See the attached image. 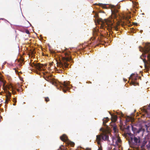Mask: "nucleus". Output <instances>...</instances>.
Wrapping results in <instances>:
<instances>
[{
	"instance_id": "obj_1",
	"label": "nucleus",
	"mask_w": 150,
	"mask_h": 150,
	"mask_svg": "<svg viewBox=\"0 0 150 150\" xmlns=\"http://www.w3.org/2000/svg\"><path fill=\"white\" fill-rule=\"evenodd\" d=\"M63 53L65 55V57H62L59 61L56 60L57 66L60 68L64 70L68 68L69 63L68 62L71 60V53L69 51H63Z\"/></svg>"
},
{
	"instance_id": "obj_2",
	"label": "nucleus",
	"mask_w": 150,
	"mask_h": 150,
	"mask_svg": "<svg viewBox=\"0 0 150 150\" xmlns=\"http://www.w3.org/2000/svg\"><path fill=\"white\" fill-rule=\"evenodd\" d=\"M149 43H146L144 47H139L140 51L143 52L144 54H147V60L145 59H143L145 69L147 71L149 70V65L150 64V46L149 45Z\"/></svg>"
},
{
	"instance_id": "obj_3",
	"label": "nucleus",
	"mask_w": 150,
	"mask_h": 150,
	"mask_svg": "<svg viewBox=\"0 0 150 150\" xmlns=\"http://www.w3.org/2000/svg\"><path fill=\"white\" fill-rule=\"evenodd\" d=\"M105 22L106 25H101L100 28L102 29H105L106 28L110 32L112 31V30H115L116 31L118 30V29L117 26H113V24L112 21L109 20H105Z\"/></svg>"
},
{
	"instance_id": "obj_4",
	"label": "nucleus",
	"mask_w": 150,
	"mask_h": 150,
	"mask_svg": "<svg viewBox=\"0 0 150 150\" xmlns=\"http://www.w3.org/2000/svg\"><path fill=\"white\" fill-rule=\"evenodd\" d=\"M129 136L127 138L129 144H134L138 145L140 143V138L139 137H136L133 134L129 133Z\"/></svg>"
},
{
	"instance_id": "obj_5",
	"label": "nucleus",
	"mask_w": 150,
	"mask_h": 150,
	"mask_svg": "<svg viewBox=\"0 0 150 150\" xmlns=\"http://www.w3.org/2000/svg\"><path fill=\"white\" fill-rule=\"evenodd\" d=\"M59 85L60 87L64 92H66L67 90L69 89V83L65 81L62 83H60Z\"/></svg>"
},
{
	"instance_id": "obj_6",
	"label": "nucleus",
	"mask_w": 150,
	"mask_h": 150,
	"mask_svg": "<svg viewBox=\"0 0 150 150\" xmlns=\"http://www.w3.org/2000/svg\"><path fill=\"white\" fill-rule=\"evenodd\" d=\"M31 66L35 68L38 69L39 70H41L42 69L43 65L42 64L39 63H33L31 64Z\"/></svg>"
},
{
	"instance_id": "obj_7",
	"label": "nucleus",
	"mask_w": 150,
	"mask_h": 150,
	"mask_svg": "<svg viewBox=\"0 0 150 150\" xmlns=\"http://www.w3.org/2000/svg\"><path fill=\"white\" fill-rule=\"evenodd\" d=\"M47 81L50 83L52 85L54 86H57V83L55 81L53 77L51 76H49L47 77Z\"/></svg>"
},
{
	"instance_id": "obj_8",
	"label": "nucleus",
	"mask_w": 150,
	"mask_h": 150,
	"mask_svg": "<svg viewBox=\"0 0 150 150\" xmlns=\"http://www.w3.org/2000/svg\"><path fill=\"white\" fill-rule=\"evenodd\" d=\"M131 127L132 130L133 131L136 132L137 133H139L142 132L143 134L145 131L144 129L142 127L140 128L138 130H137L135 128L133 127L131 125Z\"/></svg>"
},
{
	"instance_id": "obj_9",
	"label": "nucleus",
	"mask_w": 150,
	"mask_h": 150,
	"mask_svg": "<svg viewBox=\"0 0 150 150\" xmlns=\"http://www.w3.org/2000/svg\"><path fill=\"white\" fill-rule=\"evenodd\" d=\"M110 126H112L111 128L112 129L115 133H117L118 132V129L117 128V126L115 123H112L110 124Z\"/></svg>"
},
{
	"instance_id": "obj_10",
	"label": "nucleus",
	"mask_w": 150,
	"mask_h": 150,
	"mask_svg": "<svg viewBox=\"0 0 150 150\" xmlns=\"http://www.w3.org/2000/svg\"><path fill=\"white\" fill-rule=\"evenodd\" d=\"M144 111L147 114L150 115V104L148 106H144Z\"/></svg>"
},
{
	"instance_id": "obj_11",
	"label": "nucleus",
	"mask_w": 150,
	"mask_h": 150,
	"mask_svg": "<svg viewBox=\"0 0 150 150\" xmlns=\"http://www.w3.org/2000/svg\"><path fill=\"white\" fill-rule=\"evenodd\" d=\"M102 139V134L97 135L96 136V141L97 142L98 144H100V142Z\"/></svg>"
},
{
	"instance_id": "obj_12",
	"label": "nucleus",
	"mask_w": 150,
	"mask_h": 150,
	"mask_svg": "<svg viewBox=\"0 0 150 150\" xmlns=\"http://www.w3.org/2000/svg\"><path fill=\"white\" fill-rule=\"evenodd\" d=\"M129 79H131L132 80V84L135 85V83L134 81L137 79V77H136L135 76H133L132 74L130 76L129 78Z\"/></svg>"
},
{
	"instance_id": "obj_13",
	"label": "nucleus",
	"mask_w": 150,
	"mask_h": 150,
	"mask_svg": "<svg viewBox=\"0 0 150 150\" xmlns=\"http://www.w3.org/2000/svg\"><path fill=\"white\" fill-rule=\"evenodd\" d=\"M98 30L97 29H94L93 30V35L94 38H91V39L92 40L95 38V36L97 35Z\"/></svg>"
},
{
	"instance_id": "obj_14",
	"label": "nucleus",
	"mask_w": 150,
	"mask_h": 150,
	"mask_svg": "<svg viewBox=\"0 0 150 150\" xmlns=\"http://www.w3.org/2000/svg\"><path fill=\"white\" fill-rule=\"evenodd\" d=\"M60 139L63 142H65L68 140V138L67 135L65 134H63L60 137Z\"/></svg>"
},
{
	"instance_id": "obj_15",
	"label": "nucleus",
	"mask_w": 150,
	"mask_h": 150,
	"mask_svg": "<svg viewBox=\"0 0 150 150\" xmlns=\"http://www.w3.org/2000/svg\"><path fill=\"white\" fill-rule=\"evenodd\" d=\"M112 13V15H114V17L115 18H116L117 16V15L116 13H117L118 12V11L116 9H114V10L111 9V10Z\"/></svg>"
},
{
	"instance_id": "obj_16",
	"label": "nucleus",
	"mask_w": 150,
	"mask_h": 150,
	"mask_svg": "<svg viewBox=\"0 0 150 150\" xmlns=\"http://www.w3.org/2000/svg\"><path fill=\"white\" fill-rule=\"evenodd\" d=\"M117 116L116 115H113L112 116L111 120L112 122H113V123H115V122L117 120Z\"/></svg>"
},
{
	"instance_id": "obj_17",
	"label": "nucleus",
	"mask_w": 150,
	"mask_h": 150,
	"mask_svg": "<svg viewBox=\"0 0 150 150\" xmlns=\"http://www.w3.org/2000/svg\"><path fill=\"white\" fill-rule=\"evenodd\" d=\"M102 139L104 141H108L109 139V136L106 134H102Z\"/></svg>"
},
{
	"instance_id": "obj_18",
	"label": "nucleus",
	"mask_w": 150,
	"mask_h": 150,
	"mask_svg": "<svg viewBox=\"0 0 150 150\" xmlns=\"http://www.w3.org/2000/svg\"><path fill=\"white\" fill-rule=\"evenodd\" d=\"M103 125L106 126L107 125H106V123L108 122L109 120V118L107 117L106 118H104L103 120Z\"/></svg>"
},
{
	"instance_id": "obj_19",
	"label": "nucleus",
	"mask_w": 150,
	"mask_h": 150,
	"mask_svg": "<svg viewBox=\"0 0 150 150\" xmlns=\"http://www.w3.org/2000/svg\"><path fill=\"white\" fill-rule=\"evenodd\" d=\"M146 143V142L144 141V142L142 143V144L141 146V150H145V149H144V146Z\"/></svg>"
},
{
	"instance_id": "obj_20",
	"label": "nucleus",
	"mask_w": 150,
	"mask_h": 150,
	"mask_svg": "<svg viewBox=\"0 0 150 150\" xmlns=\"http://www.w3.org/2000/svg\"><path fill=\"white\" fill-rule=\"evenodd\" d=\"M132 120V118L131 117L129 116H127L126 118V122H129L130 121H131Z\"/></svg>"
},
{
	"instance_id": "obj_21",
	"label": "nucleus",
	"mask_w": 150,
	"mask_h": 150,
	"mask_svg": "<svg viewBox=\"0 0 150 150\" xmlns=\"http://www.w3.org/2000/svg\"><path fill=\"white\" fill-rule=\"evenodd\" d=\"M97 5H99L100 6L102 7L103 8H106L107 7L105 5L103 4H102L99 3L97 4Z\"/></svg>"
},
{
	"instance_id": "obj_22",
	"label": "nucleus",
	"mask_w": 150,
	"mask_h": 150,
	"mask_svg": "<svg viewBox=\"0 0 150 150\" xmlns=\"http://www.w3.org/2000/svg\"><path fill=\"white\" fill-rule=\"evenodd\" d=\"M121 142V139L119 138H117V140L116 141V144L117 145H118V143H120Z\"/></svg>"
},
{
	"instance_id": "obj_23",
	"label": "nucleus",
	"mask_w": 150,
	"mask_h": 150,
	"mask_svg": "<svg viewBox=\"0 0 150 150\" xmlns=\"http://www.w3.org/2000/svg\"><path fill=\"white\" fill-rule=\"evenodd\" d=\"M10 100V98L9 97H6L5 100V103L7 104L8 102Z\"/></svg>"
},
{
	"instance_id": "obj_24",
	"label": "nucleus",
	"mask_w": 150,
	"mask_h": 150,
	"mask_svg": "<svg viewBox=\"0 0 150 150\" xmlns=\"http://www.w3.org/2000/svg\"><path fill=\"white\" fill-rule=\"evenodd\" d=\"M13 101L14 103L13 105H16V103L17 102L16 99L15 98H13Z\"/></svg>"
},
{
	"instance_id": "obj_25",
	"label": "nucleus",
	"mask_w": 150,
	"mask_h": 150,
	"mask_svg": "<svg viewBox=\"0 0 150 150\" xmlns=\"http://www.w3.org/2000/svg\"><path fill=\"white\" fill-rule=\"evenodd\" d=\"M45 100L46 102H47L50 101V99L48 97H45Z\"/></svg>"
},
{
	"instance_id": "obj_26",
	"label": "nucleus",
	"mask_w": 150,
	"mask_h": 150,
	"mask_svg": "<svg viewBox=\"0 0 150 150\" xmlns=\"http://www.w3.org/2000/svg\"><path fill=\"white\" fill-rule=\"evenodd\" d=\"M147 147L148 149V150H150V142L147 145Z\"/></svg>"
},
{
	"instance_id": "obj_27",
	"label": "nucleus",
	"mask_w": 150,
	"mask_h": 150,
	"mask_svg": "<svg viewBox=\"0 0 150 150\" xmlns=\"http://www.w3.org/2000/svg\"><path fill=\"white\" fill-rule=\"evenodd\" d=\"M11 96V94L10 93H9L8 94V95L6 96L7 97H9L10 98Z\"/></svg>"
},
{
	"instance_id": "obj_28",
	"label": "nucleus",
	"mask_w": 150,
	"mask_h": 150,
	"mask_svg": "<svg viewBox=\"0 0 150 150\" xmlns=\"http://www.w3.org/2000/svg\"><path fill=\"white\" fill-rule=\"evenodd\" d=\"M25 33L27 34H30V32L28 30H25Z\"/></svg>"
},
{
	"instance_id": "obj_29",
	"label": "nucleus",
	"mask_w": 150,
	"mask_h": 150,
	"mask_svg": "<svg viewBox=\"0 0 150 150\" xmlns=\"http://www.w3.org/2000/svg\"><path fill=\"white\" fill-rule=\"evenodd\" d=\"M129 127H130V126H129L128 125V126H127L126 127V128H126V129H127V130H129Z\"/></svg>"
},
{
	"instance_id": "obj_30",
	"label": "nucleus",
	"mask_w": 150,
	"mask_h": 150,
	"mask_svg": "<svg viewBox=\"0 0 150 150\" xmlns=\"http://www.w3.org/2000/svg\"><path fill=\"white\" fill-rule=\"evenodd\" d=\"M71 145L72 146H74V143L72 142L71 143Z\"/></svg>"
},
{
	"instance_id": "obj_31",
	"label": "nucleus",
	"mask_w": 150,
	"mask_h": 150,
	"mask_svg": "<svg viewBox=\"0 0 150 150\" xmlns=\"http://www.w3.org/2000/svg\"><path fill=\"white\" fill-rule=\"evenodd\" d=\"M98 150H102V149L101 146H100V147H99Z\"/></svg>"
},
{
	"instance_id": "obj_32",
	"label": "nucleus",
	"mask_w": 150,
	"mask_h": 150,
	"mask_svg": "<svg viewBox=\"0 0 150 150\" xmlns=\"http://www.w3.org/2000/svg\"><path fill=\"white\" fill-rule=\"evenodd\" d=\"M86 150H91V149L90 148H87L86 149Z\"/></svg>"
},
{
	"instance_id": "obj_33",
	"label": "nucleus",
	"mask_w": 150,
	"mask_h": 150,
	"mask_svg": "<svg viewBox=\"0 0 150 150\" xmlns=\"http://www.w3.org/2000/svg\"><path fill=\"white\" fill-rule=\"evenodd\" d=\"M59 71H60V72H62V71H63L62 70V69H60L59 70Z\"/></svg>"
},
{
	"instance_id": "obj_34",
	"label": "nucleus",
	"mask_w": 150,
	"mask_h": 150,
	"mask_svg": "<svg viewBox=\"0 0 150 150\" xmlns=\"http://www.w3.org/2000/svg\"><path fill=\"white\" fill-rule=\"evenodd\" d=\"M134 24L135 25H137V23H134Z\"/></svg>"
},
{
	"instance_id": "obj_35",
	"label": "nucleus",
	"mask_w": 150,
	"mask_h": 150,
	"mask_svg": "<svg viewBox=\"0 0 150 150\" xmlns=\"http://www.w3.org/2000/svg\"><path fill=\"white\" fill-rule=\"evenodd\" d=\"M102 128H101L100 129V131H101L102 130Z\"/></svg>"
},
{
	"instance_id": "obj_36",
	"label": "nucleus",
	"mask_w": 150,
	"mask_h": 150,
	"mask_svg": "<svg viewBox=\"0 0 150 150\" xmlns=\"http://www.w3.org/2000/svg\"><path fill=\"white\" fill-rule=\"evenodd\" d=\"M17 91H19V90L18 89H17Z\"/></svg>"
},
{
	"instance_id": "obj_37",
	"label": "nucleus",
	"mask_w": 150,
	"mask_h": 150,
	"mask_svg": "<svg viewBox=\"0 0 150 150\" xmlns=\"http://www.w3.org/2000/svg\"><path fill=\"white\" fill-rule=\"evenodd\" d=\"M1 19H2V20H4V19L3 18H1L0 19V20Z\"/></svg>"
},
{
	"instance_id": "obj_38",
	"label": "nucleus",
	"mask_w": 150,
	"mask_h": 150,
	"mask_svg": "<svg viewBox=\"0 0 150 150\" xmlns=\"http://www.w3.org/2000/svg\"><path fill=\"white\" fill-rule=\"evenodd\" d=\"M124 81H126V80H125V79H124Z\"/></svg>"
}]
</instances>
